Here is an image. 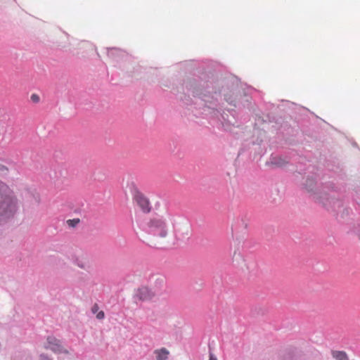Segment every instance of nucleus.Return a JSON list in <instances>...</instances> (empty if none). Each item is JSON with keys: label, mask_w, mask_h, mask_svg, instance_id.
<instances>
[{"label": "nucleus", "mask_w": 360, "mask_h": 360, "mask_svg": "<svg viewBox=\"0 0 360 360\" xmlns=\"http://www.w3.org/2000/svg\"><path fill=\"white\" fill-rule=\"evenodd\" d=\"M18 210V201L11 188L0 181V219L12 217Z\"/></svg>", "instance_id": "f257e3e1"}, {"label": "nucleus", "mask_w": 360, "mask_h": 360, "mask_svg": "<svg viewBox=\"0 0 360 360\" xmlns=\"http://www.w3.org/2000/svg\"><path fill=\"white\" fill-rule=\"evenodd\" d=\"M143 231L158 239L166 238L169 233L165 219L159 215H153L147 219L143 226Z\"/></svg>", "instance_id": "f03ea898"}, {"label": "nucleus", "mask_w": 360, "mask_h": 360, "mask_svg": "<svg viewBox=\"0 0 360 360\" xmlns=\"http://www.w3.org/2000/svg\"><path fill=\"white\" fill-rule=\"evenodd\" d=\"M134 199L143 212L149 213L151 211L152 207L150 200L144 194L136 192Z\"/></svg>", "instance_id": "7ed1b4c3"}, {"label": "nucleus", "mask_w": 360, "mask_h": 360, "mask_svg": "<svg viewBox=\"0 0 360 360\" xmlns=\"http://www.w3.org/2000/svg\"><path fill=\"white\" fill-rule=\"evenodd\" d=\"M134 296L138 300L145 302L151 300L155 296V293L149 288L142 286L136 290Z\"/></svg>", "instance_id": "20e7f679"}, {"label": "nucleus", "mask_w": 360, "mask_h": 360, "mask_svg": "<svg viewBox=\"0 0 360 360\" xmlns=\"http://www.w3.org/2000/svg\"><path fill=\"white\" fill-rule=\"evenodd\" d=\"M46 348L51 349L55 353H68V350L63 347L60 340L54 337H48Z\"/></svg>", "instance_id": "39448f33"}, {"label": "nucleus", "mask_w": 360, "mask_h": 360, "mask_svg": "<svg viewBox=\"0 0 360 360\" xmlns=\"http://www.w3.org/2000/svg\"><path fill=\"white\" fill-rule=\"evenodd\" d=\"M157 360H166L169 356V351L165 348L157 349L155 352Z\"/></svg>", "instance_id": "423d86ee"}, {"label": "nucleus", "mask_w": 360, "mask_h": 360, "mask_svg": "<svg viewBox=\"0 0 360 360\" xmlns=\"http://www.w3.org/2000/svg\"><path fill=\"white\" fill-rule=\"evenodd\" d=\"M333 356L337 360H348L345 352L335 351L333 352Z\"/></svg>", "instance_id": "0eeeda50"}, {"label": "nucleus", "mask_w": 360, "mask_h": 360, "mask_svg": "<svg viewBox=\"0 0 360 360\" xmlns=\"http://www.w3.org/2000/svg\"><path fill=\"white\" fill-rule=\"evenodd\" d=\"M79 221L80 220L79 219H72L67 220L66 223L70 227H75Z\"/></svg>", "instance_id": "6e6552de"}, {"label": "nucleus", "mask_w": 360, "mask_h": 360, "mask_svg": "<svg viewBox=\"0 0 360 360\" xmlns=\"http://www.w3.org/2000/svg\"><path fill=\"white\" fill-rule=\"evenodd\" d=\"M98 309H99V307H98V304H94L91 308V311L93 314H96L98 312Z\"/></svg>", "instance_id": "1a4fd4ad"}, {"label": "nucleus", "mask_w": 360, "mask_h": 360, "mask_svg": "<svg viewBox=\"0 0 360 360\" xmlns=\"http://www.w3.org/2000/svg\"><path fill=\"white\" fill-rule=\"evenodd\" d=\"M105 316V314L103 311H100L96 314V318L98 319H103Z\"/></svg>", "instance_id": "9d476101"}, {"label": "nucleus", "mask_w": 360, "mask_h": 360, "mask_svg": "<svg viewBox=\"0 0 360 360\" xmlns=\"http://www.w3.org/2000/svg\"><path fill=\"white\" fill-rule=\"evenodd\" d=\"M31 99L33 102H35V103H37L39 101V96L36 94H32L31 96Z\"/></svg>", "instance_id": "9b49d317"}, {"label": "nucleus", "mask_w": 360, "mask_h": 360, "mask_svg": "<svg viewBox=\"0 0 360 360\" xmlns=\"http://www.w3.org/2000/svg\"><path fill=\"white\" fill-rule=\"evenodd\" d=\"M156 282L159 286H162L164 284V279L162 278H157Z\"/></svg>", "instance_id": "f8f14e48"}, {"label": "nucleus", "mask_w": 360, "mask_h": 360, "mask_svg": "<svg viewBox=\"0 0 360 360\" xmlns=\"http://www.w3.org/2000/svg\"><path fill=\"white\" fill-rule=\"evenodd\" d=\"M274 163L275 165H278V166H283V165H285V162H276V161H275V162H274Z\"/></svg>", "instance_id": "ddd939ff"}, {"label": "nucleus", "mask_w": 360, "mask_h": 360, "mask_svg": "<svg viewBox=\"0 0 360 360\" xmlns=\"http://www.w3.org/2000/svg\"><path fill=\"white\" fill-rule=\"evenodd\" d=\"M209 360H217V359L213 354H210Z\"/></svg>", "instance_id": "4468645a"}, {"label": "nucleus", "mask_w": 360, "mask_h": 360, "mask_svg": "<svg viewBox=\"0 0 360 360\" xmlns=\"http://www.w3.org/2000/svg\"><path fill=\"white\" fill-rule=\"evenodd\" d=\"M40 360H51V359L46 356H41Z\"/></svg>", "instance_id": "2eb2a0df"}, {"label": "nucleus", "mask_w": 360, "mask_h": 360, "mask_svg": "<svg viewBox=\"0 0 360 360\" xmlns=\"http://www.w3.org/2000/svg\"><path fill=\"white\" fill-rule=\"evenodd\" d=\"M1 169H5V170H7V168H6V167H4V166H2V167H1Z\"/></svg>", "instance_id": "dca6fc26"}, {"label": "nucleus", "mask_w": 360, "mask_h": 360, "mask_svg": "<svg viewBox=\"0 0 360 360\" xmlns=\"http://www.w3.org/2000/svg\"><path fill=\"white\" fill-rule=\"evenodd\" d=\"M79 267H81V268H82V269H84V265H79Z\"/></svg>", "instance_id": "f3484780"}]
</instances>
